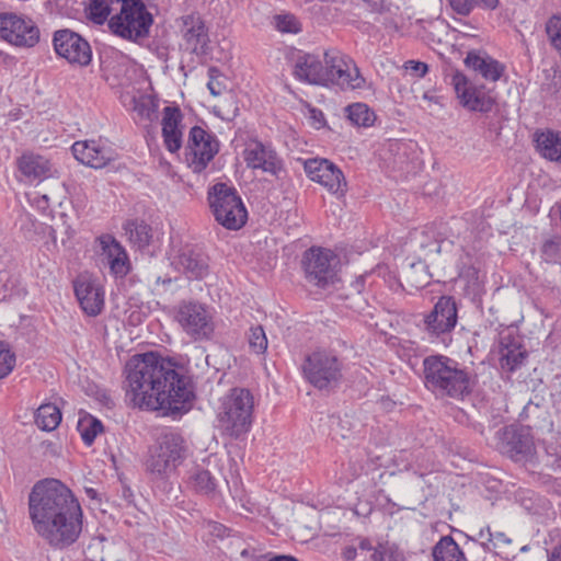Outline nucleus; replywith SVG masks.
<instances>
[{
	"instance_id": "obj_1",
	"label": "nucleus",
	"mask_w": 561,
	"mask_h": 561,
	"mask_svg": "<svg viewBox=\"0 0 561 561\" xmlns=\"http://www.w3.org/2000/svg\"><path fill=\"white\" fill-rule=\"evenodd\" d=\"M124 373L126 400L134 408L178 414L194 397L190 378L159 354L134 355Z\"/></svg>"
},
{
	"instance_id": "obj_2",
	"label": "nucleus",
	"mask_w": 561,
	"mask_h": 561,
	"mask_svg": "<svg viewBox=\"0 0 561 561\" xmlns=\"http://www.w3.org/2000/svg\"><path fill=\"white\" fill-rule=\"evenodd\" d=\"M28 514L35 531L56 549L73 545L82 531L80 503L57 479H44L33 485Z\"/></svg>"
},
{
	"instance_id": "obj_3",
	"label": "nucleus",
	"mask_w": 561,
	"mask_h": 561,
	"mask_svg": "<svg viewBox=\"0 0 561 561\" xmlns=\"http://www.w3.org/2000/svg\"><path fill=\"white\" fill-rule=\"evenodd\" d=\"M425 387L439 396L463 398L472 391L473 379L455 359L430 355L423 359Z\"/></svg>"
},
{
	"instance_id": "obj_4",
	"label": "nucleus",
	"mask_w": 561,
	"mask_h": 561,
	"mask_svg": "<svg viewBox=\"0 0 561 561\" xmlns=\"http://www.w3.org/2000/svg\"><path fill=\"white\" fill-rule=\"evenodd\" d=\"M254 399L249 389L232 388L222 399L218 412V422L222 433L239 438L248 433L252 425Z\"/></svg>"
},
{
	"instance_id": "obj_5",
	"label": "nucleus",
	"mask_w": 561,
	"mask_h": 561,
	"mask_svg": "<svg viewBox=\"0 0 561 561\" xmlns=\"http://www.w3.org/2000/svg\"><path fill=\"white\" fill-rule=\"evenodd\" d=\"M188 446L175 432L161 434L149 449L146 468L159 478L171 474L187 457Z\"/></svg>"
},
{
	"instance_id": "obj_6",
	"label": "nucleus",
	"mask_w": 561,
	"mask_h": 561,
	"mask_svg": "<svg viewBox=\"0 0 561 561\" xmlns=\"http://www.w3.org/2000/svg\"><path fill=\"white\" fill-rule=\"evenodd\" d=\"M152 24L153 15L141 0H127L108 22L114 34L133 42L147 38Z\"/></svg>"
},
{
	"instance_id": "obj_7",
	"label": "nucleus",
	"mask_w": 561,
	"mask_h": 561,
	"mask_svg": "<svg viewBox=\"0 0 561 561\" xmlns=\"http://www.w3.org/2000/svg\"><path fill=\"white\" fill-rule=\"evenodd\" d=\"M208 203L216 221L226 229L238 230L245 225L248 213L234 187L216 183L208 190Z\"/></svg>"
},
{
	"instance_id": "obj_8",
	"label": "nucleus",
	"mask_w": 561,
	"mask_h": 561,
	"mask_svg": "<svg viewBox=\"0 0 561 561\" xmlns=\"http://www.w3.org/2000/svg\"><path fill=\"white\" fill-rule=\"evenodd\" d=\"M457 322L458 308L455 298L442 296L433 309L424 314L419 327L430 342L448 346Z\"/></svg>"
},
{
	"instance_id": "obj_9",
	"label": "nucleus",
	"mask_w": 561,
	"mask_h": 561,
	"mask_svg": "<svg viewBox=\"0 0 561 561\" xmlns=\"http://www.w3.org/2000/svg\"><path fill=\"white\" fill-rule=\"evenodd\" d=\"M342 360L332 352L321 350L309 354L304 364L305 378L319 390H331L342 379Z\"/></svg>"
},
{
	"instance_id": "obj_10",
	"label": "nucleus",
	"mask_w": 561,
	"mask_h": 561,
	"mask_svg": "<svg viewBox=\"0 0 561 561\" xmlns=\"http://www.w3.org/2000/svg\"><path fill=\"white\" fill-rule=\"evenodd\" d=\"M301 264L306 279L313 286L327 288L337 278V256L331 250L310 248L304 253Z\"/></svg>"
},
{
	"instance_id": "obj_11",
	"label": "nucleus",
	"mask_w": 561,
	"mask_h": 561,
	"mask_svg": "<svg viewBox=\"0 0 561 561\" xmlns=\"http://www.w3.org/2000/svg\"><path fill=\"white\" fill-rule=\"evenodd\" d=\"M324 70L328 73V85L336 84L341 88L358 89L365 83L355 62L336 48L324 53Z\"/></svg>"
},
{
	"instance_id": "obj_12",
	"label": "nucleus",
	"mask_w": 561,
	"mask_h": 561,
	"mask_svg": "<svg viewBox=\"0 0 561 561\" xmlns=\"http://www.w3.org/2000/svg\"><path fill=\"white\" fill-rule=\"evenodd\" d=\"M176 321L183 331L195 341L208 340L214 333V322L210 313L202 304L183 301L180 304Z\"/></svg>"
},
{
	"instance_id": "obj_13",
	"label": "nucleus",
	"mask_w": 561,
	"mask_h": 561,
	"mask_svg": "<svg viewBox=\"0 0 561 561\" xmlns=\"http://www.w3.org/2000/svg\"><path fill=\"white\" fill-rule=\"evenodd\" d=\"M219 150L216 137L199 126H194L188 133L186 161L195 173H201L214 159Z\"/></svg>"
},
{
	"instance_id": "obj_14",
	"label": "nucleus",
	"mask_w": 561,
	"mask_h": 561,
	"mask_svg": "<svg viewBox=\"0 0 561 561\" xmlns=\"http://www.w3.org/2000/svg\"><path fill=\"white\" fill-rule=\"evenodd\" d=\"M499 450L514 461L528 462L535 455V443L529 426H506L499 432Z\"/></svg>"
},
{
	"instance_id": "obj_15",
	"label": "nucleus",
	"mask_w": 561,
	"mask_h": 561,
	"mask_svg": "<svg viewBox=\"0 0 561 561\" xmlns=\"http://www.w3.org/2000/svg\"><path fill=\"white\" fill-rule=\"evenodd\" d=\"M53 44L56 54L71 65L84 67L91 62L92 50L90 44L73 31L68 28L56 31Z\"/></svg>"
},
{
	"instance_id": "obj_16",
	"label": "nucleus",
	"mask_w": 561,
	"mask_h": 561,
	"mask_svg": "<svg viewBox=\"0 0 561 561\" xmlns=\"http://www.w3.org/2000/svg\"><path fill=\"white\" fill-rule=\"evenodd\" d=\"M460 104L471 112H490L495 104V96L486 91L483 85L476 87L469 83L467 77L455 71L451 75V82Z\"/></svg>"
},
{
	"instance_id": "obj_17",
	"label": "nucleus",
	"mask_w": 561,
	"mask_h": 561,
	"mask_svg": "<svg viewBox=\"0 0 561 561\" xmlns=\"http://www.w3.org/2000/svg\"><path fill=\"white\" fill-rule=\"evenodd\" d=\"M0 37L15 46L33 47L39 41V30L31 19L2 13Z\"/></svg>"
},
{
	"instance_id": "obj_18",
	"label": "nucleus",
	"mask_w": 561,
	"mask_h": 561,
	"mask_svg": "<svg viewBox=\"0 0 561 561\" xmlns=\"http://www.w3.org/2000/svg\"><path fill=\"white\" fill-rule=\"evenodd\" d=\"M305 171L308 176L327 187L329 192L337 196H344L347 183L343 172L327 159H308L305 162Z\"/></svg>"
},
{
	"instance_id": "obj_19",
	"label": "nucleus",
	"mask_w": 561,
	"mask_h": 561,
	"mask_svg": "<svg viewBox=\"0 0 561 561\" xmlns=\"http://www.w3.org/2000/svg\"><path fill=\"white\" fill-rule=\"evenodd\" d=\"M172 266L187 279L201 280L209 274V259L198 248L185 244L172 257Z\"/></svg>"
},
{
	"instance_id": "obj_20",
	"label": "nucleus",
	"mask_w": 561,
	"mask_h": 561,
	"mask_svg": "<svg viewBox=\"0 0 561 561\" xmlns=\"http://www.w3.org/2000/svg\"><path fill=\"white\" fill-rule=\"evenodd\" d=\"M71 151L81 163L94 169L107 165L116 159V152L107 145L99 140L76 141Z\"/></svg>"
},
{
	"instance_id": "obj_21",
	"label": "nucleus",
	"mask_w": 561,
	"mask_h": 561,
	"mask_svg": "<svg viewBox=\"0 0 561 561\" xmlns=\"http://www.w3.org/2000/svg\"><path fill=\"white\" fill-rule=\"evenodd\" d=\"M181 34L185 49L196 55H205L209 43L208 32L199 14L191 13L181 18Z\"/></svg>"
},
{
	"instance_id": "obj_22",
	"label": "nucleus",
	"mask_w": 561,
	"mask_h": 561,
	"mask_svg": "<svg viewBox=\"0 0 561 561\" xmlns=\"http://www.w3.org/2000/svg\"><path fill=\"white\" fill-rule=\"evenodd\" d=\"M243 159L251 169H261L272 174H276L280 169L275 151L257 139H250L245 144Z\"/></svg>"
},
{
	"instance_id": "obj_23",
	"label": "nucleus",
	"mask_w": 561,
	"mask_h": 561,
	"mask_svg": "<svg viewBox=\"0 0 561 561\" xmlns=\"http://www.w3.org/2000/svg\"><path fill=\"white\" fill-rule=\"evenodd\" d=\"M18 170L26 181H43L54 176L56 170L48 159L33 152H25L16 160Z\"/></svg>"
},
{
	"instance_id": "obj_24",
	"label": "nucleus",
	"mask_w": 561,
	"mask_h": 561,
	"mask_svg": "<svg viewBox=\"0 0 561 561\" xmlns=\"http://www.w3.org/2000/svg\"><path fill=\"white\" fill-rule=\"evenodd\" d=\"M294 75L300 81L317 85H328V73L318 56L304 54L298 56Z\"/></svg>"
},
{
	"instance_id": "obj_25",
	"label": "nucleus",
	"mask_w": 561,
	"mask_h": 561,
	"mask_svg": "<svg viewBox=\"0 0 561 561\" xmlns=\"http://www.w3.org/2000/svg\"><path fill=\"white\" fill-rule=\"evenodd\" d=\"M183 118L181 110L176 106L163 108L162 137L167 149L176 152L182 146V131L179 125Z\"/></svg>"
},
{
	"instance_id": "obj_26",
	"label": "nucleus",
	"mask_w": 561,
	"mask_h": 561,
	"mask_svg": "<svg viewBox=\"0 0 561 561\" xmlns=\"http://www.w3.org/2000/svg\"><path fill=\"white\" fill-rule=\"evenodd\" d=\"M75 293L87 314L98 316L102 311L104 298L98 285L87 279H78L75 283Z\"/></svg>"
},
{
	"instance_id": "obj_27",
	"label": "nucleus",
	"mask_w": 561,
	"mask_h": 561,
	"mask_svg": "<svg viewBox=\"0 0 561 561\" xmlns=\"http://www.w3.org/2000/svg\"><path fill=\"white\" fill-rule=\"evenodd\" d=\"M467 67L479 72L485 80L497 81L505 71V66L486 54L469 51L465 58Z\"/></svg>"
},
{
	"instance_id": "obj_28",
	"label": "nucleus",
	"mask_w": 561,
	"mask_h": 561,
	"mask_svg": "<svg viewBox=\"0 0 561 561\" xmlns=\"http://www.w3.org/2000/svg\"><path fill=\"white\" fill-rule=\"evenodd\" d=\"M536 149L549 161L561 163V131L553 129L537 130L534 134Z\"/></svg>"
},
{
	"instance_id": "obj_29",
	"label": "nucleus",
	"mask_w": 561,
	"mask_h": 561,
	"mask_svg": "<svg viewBox=\"0 0 561 561\" xmlns=\"http://www.w3.org/2000/svg\"><path fill=\"white\" fill-rule=\"evenodd\" d=\"M186 484L194 492L213 496L216 493V479L204 468L195 467L187 473Z\"/></svg>"
},
{
	"instance_id": "obj_30",
	"label": "nucleus",
	"mask_w": 561,
	"mask_h": 561,
	"mask_svg": "<svg viewBox=\"0 0 561 561\" xmlns=\"http://www.w3.org/2000/svg\"><path fill=\"white\" fill-rule=\"evenodd\" d=\"M434 561H468L451 536L442 537L433 548Z\"/></svg>"
},
{
	"instance_id": "obj_31",
	"label": "nucleus",
	"mask_w": 561,
	"mask_h": 561,
	"mask_svg": "<svg viewBox=\"0 0 561 561\" xmlns=\"http://www.w3.org/2000/svg\"><path fill=\"white\" fill-rule=\"evenodd\" d=\"M527 358V352L520 344L510 342L502 344L500 348V363L503 369L514 371L519 368Z\"/></svg>"
},
{
	"instance_id": "obj_32",
	"label": "nucleus",
	"mask_w": 561,
	"mask_h": 561,
	"mask_svg": "<svg viewBox=\"0 0 561 561\" xmlns=\"http://www.w3.org/2000/svg\"><path fill=\"white\" fill-rule=\"evenodd\" d=\"M124 230L130 243L137 249H145L152 239V229L144 220H128L124 225Z\"/></svg>"
},
{
	"instance_id": "obj_33",
	"label": "nucleus",
	"mask_w": 561,
	"mask_h": 561,
	"mask_svg": "<svg viewBox=\"0 0 561 561\" xmlns=\"http://www.w3.org/2000/svg\"><path fill=\"white\" fill-rule=\"evenodd\" d=\"M127 0H90L89 18L96 24H103Z\"/></svg>"
},
{
	"instance_id": "obj_34",
	"label": "nucleus",
	"mask_w": 561,
	"mask_h": 561,
	"mask_svg": "<svg viewBox=\"0 0 561 561\" xmlns=\"http://www.w3.org/2000/svg\"><path fill=\"white\" fill-rule=\"evenodd\" d=\"M60 421L61 412L54 403H44L36 411L35 423L43 431L50 432L55 430Z\"/></svg>"
},
{
	"instance_id": "obj_35",
	"label": "nucleus",
	"mask_w": 561,
	"mask_h": 561,
	"mask_svg": "<svg viewBox=\"0 0 561 561\" xmlns=\"http://www.w3.org/2000/svg\"><path fill=\"white\" fill-rule=\"evenodd\" d=\"M451 9L460 15H469L474 9L494 11L500 0H449Z\"/></svg>"
},
{
	"instance_id": "obj_36",
	"label": "nucleus",
	"mask_w": 561,
	"mask_h": 561,
	"mask_svg": "<svg viewBox=\"0 0 561 561\" xmlns=\"http://www.w3.org/2000/svg\"><path fill=\"white\" fill-rule=\"evenodd\" d=\"M111 271L117 276H125L129 271L128 257L124 249L115 240L107 248Z\"/></svg>"
},
{
	"instance_id": "obj_37",
	"label": "nucleus",
	"mask_w": 561,
	"mask_h": 561,
	"mask_svg": "<svg viewBox=\"0 0 561 561\" xmlns=\"http://www.w3.org/2000/svg\"><path fill=\"white\" fill-rule=\"evenodd\" d=\"M414 242L415 245L421 249L422 254H424L425 256L439 254L444 245H453L451 242H439L434 238V234L427 230H423L420 233H416L414 237Z\"/></svg>"
},
{
	"instance_id": "obj_38",
	"label": "nucleus",
	"mask_w": 561,
	"mask_h": 561,
	"mask_svg": "<svg viewBox=\"0 0 561 561\" xmlns=\"http://www.w3.org/2000/svg\"><path fill=\"white\" fill-rule=\"evenodd\" d=\"M347 118L357 126L368 127L373 125L376 116L364 103H354L346 107Z\"/></svg>"
},
{
	"instance_id": "obj_39",
	"label": "nucleus",
	"mask_w": 561,
	"mask_h": 561,
	"mask_svg": "<svg viewBox=\"0 0 561 561\" xmlns=\"http://www.w3.org/2000/svg\"><path fill=\"white\" fill-rule=\"evenodd\" d=\"M78 431L83 443L90 446L93 444L96 435L103 431V424L100 420L88 414L79 420Z\"/></svg>"
},
{
	"instance_id": "obj_40",
	"label": "nucleus",
	"mask_w": 561,
	"mask_h": 561,
	"mask_svg": "<svg viewBox=\"0 0 561 561\" xmlns=\"http://www.w3.org/2000/svg\"><path fill=\"white\" fill-rule=\"evenodd\" d=\"M545 32L551 47L558 53L561 58V14L551 15L546 24Z\"/></svg>"
},
{
	"instance_id": "obj_41",
	"label": "nucleus",
	"mask_w": 561,
	"mask_h": 561,
	"mask_svg": "<svg viewBox=\"0 0 561 561\" xmlns=\"http://www.w3.org/2000/svg\"><path fill=\"white\" fill-rule=\"evenodd\" d=\"M248 343L250 351L254 354L262 355L267 350V337L262 325L251 327L248 334Z\"/></svg>"
},
{
	"instance_id": "obj_42",
	"label": "nucleus",
	"mask_w": 561,
	"mask_h": 561,
	"mask_svg": "<svg viewBox=\"0 0 561 561\" xmlns=\"http://www.w3.org/2000/svg\"><path fill=\"white\" fill-rule=\"evenodd\" d=\"M488 536H489L488 541L482 543L484 549H486L489 551H493L497 556H505V558H507L508 553L506 551H504V547L512 542L511 539L507 538L502 533L492 535L490 533V529H488Z\"/></svg>"
},
{
	"instance_id": "obj_43",
	"label": "nucleus",
	"mask_w": 561,
	"mask_h": 561,
	"mask_svg": "<svg viewBox=\"0 0 561 561\" xmlns=\"http://www.w3.org/2000/svg\"><path fill=\"white\" fill-rule=\"evenodd\" d=\"M15 366V354L7 342H0V379L7 377Z\"/></svg>"
},
{
	"instance_id": "obj_44",
	"label": "nucleus",
	"mask_w": 561,
	"mask_h": 561,
	"mask_svg": "<svg viewBox=\"0 0 561 561\" xmlns=\"http://www.w3.org/2000/svg\"><path fill=\"white\" fill-rule=\"evenodd\" d=\"M131 104L133 111L137 113L140 118H151V114L153 113V104L148 95L133 96Z\"/></svg>"
},
{
	"instance_id": "obj_45",
	"label": "nucleus",
	"mask_w": 561,
	"mask_h": 561,
	"mask_svg": "<svg viewBox=\"0 0 561 561\" xmlns=\"http://www.w3.org/2000/svg\"><path fill=\"white\" fill-rule=\"evenodd\" d=\"M275 27L283 33H298L300 31L299 23L291 14H280L274 18Z\"/></svg>"
},
{
	"instance_id": "obj_46",
	"label": "nucleus",
	"mask_w": 561,
	"mask_h": 561,
	"mask_svg": "<svg viewBox=\"0 0 561 561\" xmlns=\"http://www.w3.org/2000/svg\"><path fill=\"white\" fill-rule=\"evenodd\" d=\"M543 466L552 471L561 469V453L557 446H550L546 449L541 459Z\"/></svg>"
},
{
	"instance_id": "obj_47",
	"label": "nucleus",
	"mask_w": 561,
	"mask_h": 561,
	"mask_svg": "<svg viewBox=\"0 0 561 561\" xmlns=\"http://www.w3.org/2000/svg\"><path fill=\"white\" fill-rule=\"evenodd\" d=\"M370 561H398V559L386 546L378 545L370 554Z\"/></svg>"
},
{
	"instance_id": "obj_48",
	"label": "nucleus",
	"mask_w": 561,
	"mask_h": 561,
	"mask_svg": "<svg viewBox=\"0 0 561 561\" xmlns=\"http://www.w3.org/2000/svg\"><path fill=\"white\" fill-rule=\"evenodd\" d=\"M219 76V70L215 67L208 69L209 81L207 83V88L209 92L217 96L222 92V85L219 81H217V77Z\"/></svg>"
},
{
	"instance_id": "obj_49",
	"label": "nucleus",
	"mask_w": 561,
	"mask_h": 561,
	"mask_svg": "<svg viewBox=\"0 0 561 561\" xmlns=\"http://www.w3.org/2000/svg\"><path fill=\"white\" fill-rule=\"evenodd\" d=\"M542 253L548 260H558L560 256V243L556 240H547L542 245Z\"/></svg>"
},
{
	"instance_id": "obj_50",
	"label": "nucleus",
	"mask_w": 561,
	"mask_h": 561,
	"mask_svg": "<svg viewBox=\"0 0 561 561\" xmlns=\"http://www.w3.org/2000/svg\"><path fill=\"white\" fill-rule=\"evenodd\" d=\"M350 424L348 420L339 419L337 421H334L331 426V434L333 435V438H346L347 433L345 432V428L348 431Z\"/></svg>"
},
{
	"instance_id": "obj_51",
	"label": "nucleus",
	"mask_w": 561,
	"mask_h": 561,
	"mask_svg": "<svg viewBox=\"0 0 561 561\" xmlns=\"http://www.w3.org/2000/svg\"><path fill=\"white\" fill-rule=\"evenodd\" d=\"M405 69H410L416 73L417 77H424L428 71V66L422 61L409 60L405 62Z\"/></svg>"
},
{
	"instance_id": "obj_52",
	"label": "nucleus",
	"mask_w": 561,
	"mask_h": 561,
	"mask_svg": "<svg viewBox=\"0 0 561 561\" xmlns=\"http://www.w3.org/2000/svg\"><path fill=\"white\" fill-rule=\"evenodd\" d=\"M539 410L538 404H534L533 402H528L520 413V419L524 421H527L530 419L531 415H535V413Z\"/></svg>"
},
{
	"instance_id": "obj_53",
	"label": "nucleus",
	"mask_w": 561,
	"mask_h": 561,
	"mask_svg": "<svg viewBox=\"0 0 561 561\" xmlns=\"http://www.w3.org/2000/svg\"><path fill=\"white\" fill-rule=\"evenodd\" d=\"M356 547H357V550L360 551V554H365V553L370 552V551L374 552V549H375L373 547L370 540L367 539V538H360L358 540V545Z\"/></svg>"
},
{
	"instance_id": "obj_54",
	"label": "nucleus",
	"mask_w": 561,
	"mask_h": 561,
	"mask_svg": "<svg viewBox=\"0 0 561 561\" xmlns=\"http://www.w3.org/2000/svg\"><path fill=\"white\" fill-rule=\"evenodd\" d=\"M357 547L356 546H348L343 550V558L346 561H353L357 557Z\"/></svg>"
},
{
	"instance_id": "obj_55",
	"label": "nucleus",
	"mask_w": 561,
	"mask_h": 561,
	"mask_svg": "<svg viewBox=\"0 0 561 561\" xmlns=\"http://www.w3.org/2000/svg\"><path fill=\"white\" fill-rule=\"evenodd\" d=\"M548 561H561V543L548 551Z\"/></svg>"
},
{
	"instance_id": "obj_56",
	"label": "nucleus",
	"mask_w": 561,
	"mask_h": 561,
	"mask_svg": "<svg viewBox=\"0 0 561 561\" xmlns=\"http://www.w3.org/2000/svg\"><path fill=\"white\" fill-rule=\"evenodd\" d=\"M268 561H299V560H298V559H296V558H295V557H293V556L282 554V556L273 557V558H271Z\"/></svg>"
},
{
	"instance_id": "obj_57",
	"label": "nucleus",
	"mask_w": 561,
	"mask_h": 561,
	"mask_svg": "<svg viewBox=\"0 0 561 561\" xmlns=\"http://www.w3.org/2000/svg\"><path fill=\"white\" fill-rule=\"evenodd\" d=\"M48 196L46 194L44 195H41L37 199H36V204L38 207H43L45 208L46 206H48Z\"/></svg>"
},
{
	"instance_id": "obj_58",
	"label": "nucleus",
	"mask_w": 561,
	"mask_h": 561,
	"mask_svg": "<svg viewBox=\"0 0 561 561\" xmlns=\"http://www.w3.org/2000/svg\"><path fill=\"white\" fill-rule=\"evenodd\" d=\"M48 236H49V238L51 239V241H53L54 243H56V240H57V237H56V230H55L53 227H50V228H49Z\"/></svg>"
},
{
	"instance_id": "obj_59",
	"label": "nucleus",
	"mask_w": 561,
	"mask_h": 561,
	"mask_svg": "<svg viewBox=\"0 0 561 561\" xmlns=\"http://www.w3.org/2000/svg\"><path fill=\"white\" fill-rule=\"evenodd\" d=\"M123 495H124V497H125L127 501H130L129 499L133 496V493H131L130 489L125 488V489H124V491H123Z\"/></svg>"
},
{
	"instance_id": "obj_60",
	"label": "nucleus",
	"mask_w": 561,
	"mask_h": 561,
	"mask_svg": "<svg viewBox=\"0 0 561 561\" xmlns=\"http://www.w3.org/2000/svg\"><path fill=\"white\" fill-rule=\"evenodd\" d=\"M363 1L374 9H376L378 7L377 0H363Z\"/></svg>"
},
{
	"instance_id": "obj_61",
	"label": "nucleus",
	"mask_w": 561,
	"mask_h": 561,
	"mask_svg": "<svg viewBox=\"0 0 561 561\" xmlns=\"http://www.w3.org/2000/svg\"><path fill=\"white\" fill-rule=\"evenodd\" d=\"M87 493H88V494H89V496H90V497H92V499H93V497L95 496V494H96V492H95L93 489H89V490H87Z\"/></svg>"
},
{
	"instance_id": "obj_62",
	"label": "nucleus",
	"mask_w": 561,
	"mask_h": 561,
	"mask_svg": "<svg viewBox=\"0 0 561 561\" xmlns=\"http://www.w3.org/2000/svg\"><path fill=\"white\" fill-rule=\"evenodd\" d=\"M528 550V546H524L520 548V551H527Z\"/></svg>"
},
{
	"instance_id": "obj_63",
	"label": "nucleus",
	"mask_w": 561,
	"mask_h": 561,
	"mask_svg": "<svg viewBox=\"0 0 561 561\" xmlns=\"http://www.w3.org/2000/svg\"><path fill=\"white\" fill-rule=\"evenodd\" d=\"M424 99L432 100V98H431V96H428V94H427V93H425V94H424Z\"/></svg>"
},
{
	"instance_id": "obj_64",
	"label": "nucleus",
	"mask_w": 561,
	"mask_h": 561,
	"mask_svg": "<svg viewBox=\"0 0 561 561\" xmlns=\"http://www.w3.org/2000/svg\"><path fill=\"white\" fill-rule=\"evenodd\" d=\"M480 537H481V538H484V533H483V530H481V531H480Z\"/></svg>"
}]
</instances>
